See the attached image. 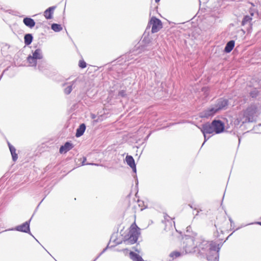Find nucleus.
<instances>
[{"mask_svg": "<svg viewBox=\"0 0 261 261\" xmlns=\"http://www.w3.org/2000/svg\"><path fill=\"white\" fill-rule=\"evenodd\" d=\"M89 165H95V166H98V165L97 164H93V163H91V164H88Z\"/></svg>", "mask_w": 261, "mask_h": 261, "instance_id": "34", "label": "nucleus"}, {"mask_svg": "<svg viewBox=\"0 0 261 261\" xmlns=\"http://www.w3.org/2000/svg\"><path fill=\"white\" fill-rule=\"evenodd\" d=\"M257 111V107L254 105H251L243 113L242 118H240V121L242 123L253 122Z\"/></svg>", "mask_w": 261, "mask_h": 261, "instance_id": "3", "label": "nucleus"}, {"mask_svg": "<svg viewBox=\"0 0 261 261\" xmlns=\"http://www.w3.org/2000/svg\"><path fill=\"white\" fill-rule=\"evenodd\" d=\"M31 220V219H30L29 221L25 222L23 224L17 226L14 228L9 229L6 230L5 231L16 230V231L23 232H25V233H29L34 238V237L30 232V223Z\"/></svg>", "mask_w": 261, "mask_h": 261, "instance_id": "6", "label": "nucleus"}, {"mask_svg": "<svg viewBox=\"0 0 261 261\" xmlns=\"http://www.w3.org/2000/svg\"><path fill=\"white\" fill-rule=\"evenodd\" d=\"M198 213H199V211H198L197 212V213L195 214V216H197V215H198Z\"/></svg>", "mask_w": 261, "mask_h": 261, "instance_id": "37", "label": "nucleus"}, {"mask_svg": "<svg viewBox=\"0 0 261 261\" xmlns=\"http://www.w3.org/2000/svg\"><path fill=\"white\" fill-rule=\"evenodd\" d=\"M77 79H75L71 82L65 83L63 84V87L66 86L64 89V92L65 94L68 95L71 92L73 89V86L74 85Z\"/></svg>", "mask_w": 261, "mask_h": 261, "instance_id": "11", "label": "nucleus"}, {"mask_svg": "<svg viewBox=\"0 0 261 261\" xmlns=\"http://www.w3.org/2000/svg\"><path fill=\"white\" fill-rule=\"evenodd\" d=\"M37 60L36 59L34 58L31 55H30L27 58V61L29 63V65L32 67H36L37 64Z\"/></svg>", "mask_w": 261, "mask_h": 261, "instance_id": "22", "label": "nucleus"}, {"mask_svg": "<svg viewBox=\"0 0 261 261\" xmlns=\"http://www.w3.org/2000/svg\"><path fill=\"white\" fill-rule=\"evenodd\" d=\"M191 208H193L192 206L191 205H189Z\"/></svg>", "mask_w": 261, "mask_h": 261, "instance_id": "39", "label": "nucleus"}, {"mask_svg": "<svg viewBox=\"0 0 261 261\" xmlns=\"http://www.w3.org/2000/svg\"><path fill=\"white\" fill-rule=\"evenodd\" d=\"M253 14H251V16L246 15L244 17L242 21V25L244 26L246 25H248V27H250L251 25V20H252V16Z\"/></svg>", "mask_w": 261, "mask_h": 261, "instance_id": "18", "label": "nucleus"}, {"mask_svg": "<svg viewBox=\"0 0 261 261\" xmlns=\"http://www.w3.org/2000/svg\"><path fill=\"white\" fill-rule=\"evenodd\" d=\"M86 158H84V161H83V162H82V165H85V161H86Z\"/></svg>", "mask_w": 261, "mask_h": 261, "instance_id": "33", "label": "nucleus"}, {"mask_svg": "<svg viewBox=\"0 0 261 261\" xmlns=\"http://www.w3.org/2000/svg\"><path fill=\"white\" fill-rule=\"evenodd\" d=\"M8 145L12 155V160L13 161H16L18 159L17 154L16 153L15 148L9 142H8Z\"/></svg>", "mask_w": 261, "mask_h": 261, "instance_id": "16", "label": "nucleus"}, {"mask_svg": "<svg viewBox=\"0 0 261 261\" xmlns=\"http://www.w3.org/2000/svg\"><path fill=\"white\" fill-rule=\"evenodd\" d=\"M23 22L28 27L30 28H33L35 25L34 20L30 17H25L23 19Z\"/></svg>", "mask_w": 261, "mask_h": 261, "instance_id": "15", "label": "nucleus"}, {"mask_svg": "<svg viewBox=\"0 0 261 261\" xmlns=\"http://www.w3.org/2000/svg\"><path fill=\"white\" fill-rule=\"evenodd\" d=\"M36 241H37V242H39V241H38L37 239H36Z\"/></svg>", "mask_w": 261, "mask_h": 261, "instance_id": "40", "label": "nucleus"}, {"mask_svg": "<svg viewBox=\"0 0 261 261\" xmlns=\"http://www.w3.org/2000/svg\"><path fill=\"white\" fill-rule=\"evenodd\" d=\"M38 69H39L40 70H42V69H41V66H40V65H38Z\"/></svg>", "mask_w": 261, "mask_h": 261, "instance_id": "36", "label": "nucleus"}, {"mask_svg": "<svg viewBox=\"0 0 261 261\" xmlns=\"http://www.w3.org/2000/svg\"><path fill=\"white\" fill-rule=\"evenodd\" d=\"M107 249V247L103 249V250L102 251V252L101 253H100L98 255H99V256H100L102 254H103L106 251Z\"/></svg>", "mask_w": 261, "mask_h": 261, "instance_id": "32", "label": "nucleus"}, {"mask_svg": "<svg viewBox=\"0 0 261 261\" xmlns=\"http://www.w3.org/2000/svg\"><path fill=\"white\" fill-rule=\"evenodd\" d=\"M148 47H149V45H145V46H142V47H141V50L143 49V50H145V49L149 50V49H152L151 47H148Z\"/></svg>", "mask_w": 261, "mask_h": 261, "instance_id": "29", "label": "nucleus"}, {"mask_svg": "<svg viewBox=\"0 0 261 261\" xmlns=\"http://www.w3.org/2000/svg\"><path fill=\"white\" fill-rule=\"evenodd\" d=\"M228 104V100L220 98L217 100L216 103L214 106L217 111L226 109Z\"/></svg>", "mask_w": 261, "mask_h": 261, "instance_id": "8", "label": "nucleus"}, {"mask_svg": "<svg viewBox=\"0 0 261 261\" xmlns=\"http://www.w3.org/2000/svg\"><path fill=\"white\" fill-rule=\"evenodd\" d=\"M55 8V6L50 7L44 11V16L47 19H50L52 18L54 11Z\"/></svg>", "mask_w": 261, "mask_h": 261, "instance_id": "14", "label": "nucleus"}, {"mask_svg": "<svg viewBox=\"0 0 261 261\" xmlns=\"http://www.w3.org/2000/svg\"><path fill=\"white\" fill-rule=\"evenodd\" d=\"M32 56L37 60L42 59L43 55L41 49L39 48L36 49L34 52H33Z\"/></svg>", "mask_w": 261, "mask_h": 261, "instance_id": "20", "label": "nucleus"}, {"mask_svg": "<svg viewBox=\"0 0 261 261\" xmlns=\"http://www.w3.org/2000/svg\"><path fill=\"white\" fill-rule=\"evenodd\" d=\"M86 129V125L84 123L81 124L77 128L75 136L80 137L83 135Z\"/></svg>", "mask_w": 261, "mask_h": 261, "instance_id": "17", "label": "nucleus"}, {"mask_svg": "<svg viewBox=\"0 0 261 261\" xmlns=\"http://www.w3.org/2000/svg\"><path fill=\"white\" fill-rule=\"evenodd\" d=\"M51 29L56 32H59L62 30V27L60 24L53 23L51 26Z\"/></svg>", "mask_w": 261, "mask_h": 261, "instance_id": "24", "label": "nucleus"}, {"mask_svg": "<svg viewBox=\"0 0 261 261\" xmlns=\"http://www.w3.org/2000/svg\"><path fill=\"white\" fill-rule=\"evenodd\" d=\"M140 234V228L135 224L132 225L128 233L124 240V243L134 244L137 242Z\"/></svg>", "mask_w": 261, "mask_h": 261, "instance_id": "4", "label": "nucleus"}, {"mask_svg": "<svg viewBox=\"0 0 261 261\" xmlns=\"http://www.w3.org/2000/svg\"><path fill=\"white\" fill-rule=\"evenodd\" d=\"M125 161L127 164L133 169V172L136 173L137 171L136 166L133 156L128 155H126Z\"/></svg>", "mask_w": 261, "mask_h": 261, "instance_id": "12", "label": "nucleus"}, {"mask_svg": "<svg viewBox=\"0 0 261 261\" xmlns=\"http://www.w3.org/2000/svg\"><path fill=\"white\" fill-rule=\"evenodd\" d=\"M33 36L31 34H27L24 37V41L26 45H30L33 40Z\"/></svg>", "mask_w": 261, "mask_h": 261, "instance_id": "23", "label": "nucleus"}, {"mask_svg": "<svg viewBox=\"0 0 261 261\" xmlns=\"http://www.w3.org/2000/svg\"><path fill=\"white\" fill-rule=\"evenodd\" d=\"M207 256V259L208 261H215L214 256V252L211 254H206ZM218 257L217 258L216 261H218Z\"/></svg>", "mask_w": 261, "mask_h": 261, "instance_id": "26", "label": "nucleus"}, {"mask_svg": "<svg viewBox=\"0 0 261 261\" xmlns=\"http://www.w3.org/2000/svg\"><path fill=\"white\" fill-rule=\"evenodd\" d=\"M216 112H217V111L215 107L213 106L201 112L200 116L201 117L208 118L213 116Z\"/></svg>", "mask_w": 261, "mask_h": 261, "instance_id": "10", "label": "nucleus"}, {"mask_svg": "<svg viewBox=\"0 0 261 261\" xmlns=\"http://www.w3.org/2000/svg\"><path fill=\"white\" fill-rule=\"evenodd\" d=\"M129 256L130 258L133 260V261H145L143 259L142 257L139 255V254L131 251L129 253Z\"/></svg>", "mask_w": 261, "mask_h": 261, "instance_id": "21", "label": "nucleus"}, {"mask_svg": "<svg viewBox=\"0 0 261 261\" xmlns=\"http://www.w3.org/2000/svg\"><path fill=\"white\" fill-rule=\"evenodd\" d=\"M36 241H37V242H39V241H38L37 239H36Z\"/></svg>", "mask_w": 261, "mask_h": 261, "instance_id": "41", "label": "nucleus"}, {"mask_svg": "<svg viewBox=\"0 0 261 261\" xmlns=\"http://www.w3.org/2000/svg\"><path fill=\"white\" fill-rule=\"evenodd\" d=\"M215 134H220L224 130V125L223 123L219 120H214L212 122Z\"/></svg>", "mask_w": 261, "mask_h": 261, "instance_id": "7", "label": "nucleus"}, {"mask_svg": "<svg viewBox=\"0 0 261 261\" xmlns=\"http://www.w3.org/2000/svg\"><path fill=\"white\" fill-rule=\"evenodd\" d=\"M256 224H258V225H260V226H261V222H256Z\"/></svg>", "mask_w": 261, "mask_h": 261, "instance_id": "35", "label": "nucleus"}, {"mask_svg": "<svg viewBox=\"0 0 261 261\" xmlns=\"http://www.w3.org/2000/svg\"><path fill=\"white\" fill-rule=\"evenodd\" d=\"M199 242V238H195L189 236H186L183 242V249L185 254L195 252Z\"/></svg>", "mask_w": 261, "mask_h": 261, "instance_id": "2", "label": "nucleus"}, {"mask_svg": "<svg viewBox=\"0 0 261 261\" xmlns=\"http://www.w3.org/2000/svg\"><path fill=\"white\" fill-rule=\"evenodd\" d=\"M203 134H213L215 133L212 123H206L202 124L201 127H199Z\"/></svg>", "mask_w": 261, "mask_h": 261, "instance_id": "9", "label": "nucleus"}, {"mask_svg": "<svg viewBox=\"0 0 261 261\" xmlns=\"http://www.w3.org/2000/svg\"><path fill=\"white\" fill-rule=\"evenodd\" d=\"M79 66L81 68H85L86 67L87 64L84 60H80Z\"/></svg>", "mask_w": 261, "mask_h": 261, "instance_id": "27", "label": "nucleus"}, {"mask_svg": "<svg viewBox=\"0 0 261 261\" xmlns=\"http://www.w3.org/2000/svg\"><path fill=\"white\" fill-rule=\"evenodd\" d=\"M160 1V0H155V2L156 3H158V2H159Z\"/></svg>", "mask_w": 261, "mask_h": 261, "instance_id": "38", "label": "nucleus"}, {"mask_svg": "<svg viewBox=\"0 0 261 261\" xmlns=\"http://www.w3.org/2000/svg\"><path fill=\"white\" fill-rule=\"evenodd\" d=\"M199 242L197 244V250L203 254H211L214 252V256L216 261L219 257V251L221 245L217 244L215 242H209L205 240H201L199 238Z\"/></svg>", "mask_w": 261, "mask_h": 261, "instance_id": "1", "label": "nucleus"}, {"mask_svg": "<svg viewBox=\"0 0 261 261\" xmlns=\"http://www.w3.org/2000/svg\"><path fill=\"white\" fill-rule=\"evenodd\" d=\"M36 241H37V242H39V241H38L37 239H36Z\"/></svg>", "mask_w": 261, "mask_h": 261, "instance_id": "42", "label": "nucleus"}, {"mask_svg": "<svg viewBox=\"0 0 261 261\" xmlns=\"http://www.w3.org/2000/svg\"><path fill=\"white\" fill-rule=\"evenodd\" d=\"M182 253L179 251H174L170 253V256L173 258H176L180 256Z\"/></svg>", "mask_w": 261, "mask_h": 261, "instance_id": "25", "label": "nucleus"}, {"mask_svg": "<svg viewBox=\"0 0 261 261\" xmlns=\"http://www.w3.org/2000/svg\"><path fill=\"white\" fill-rule=\"evenodd\" d=\"M73 147V145L69 142H66L64 145L60 147L59 152L61 153H65L71 150Z\"/></svg>", "mask_w": 261, "mask_h": 261, "instance_id": "13", "label": "nucleus"}, {"mask_svg": "<svg viewBox=\"0 0 261 261\" xmlns=\"http://www.w3.org/2000/svg\"><path fill=\"white\" fill-rule=\"evenodd\" d=\"M118 96L122 97H125L126 96L125 91L124 90L120 91L118 93Z\"/></svg>", "mask_w": 261, "mask_h": 261, "instance_id": "28", "label": "nucleus"}, {"mask_svg": "<svg viewBox=\"0 0 261 261\" xmlns=\"http://www.w3.org/2000/svg\"><path fill=\"white\" fill-rule=\"evenodd\" d=\"M203 136H204V142L203 143V144L202 145V146L204 145L205 142L210 138V137L207 138V137L206 136V134H203Z\"/></svg>", "mask_w": 261, "mask_h": 261, "instance_id": "30", "label": "nucleus"}, {"mask_svg": "<svg viewBox=\"0 0 261 261\" xmlns=\"http://www.w3.org/2000/svg\"><path fill=\"white\" fill-rule=\"evenodd\" d=\"M229 221H230V222L231 226H232V225H233V224H234V223H233V221H232V219H231L230 217V218H229Z\"/></svg>", "mask_w": 261, "mask_h": 261, "instance_id": "31", "label": "nucleus"}, {"mask_svg": "<svg viewBox=\"0 0 261 261\" xmlns=\"http://www.w3.org/2000/svg\"><path fill=\"white\" fill-rule=\"evenodd\" d=\"M234 46V41L230 40L228 41L224 48V51L226 53H230L233 48Z\"/></svg>", "mask_w": 261, "mask_h": 261, "instance_id": "19", "label": "nucleus"}, {"mask_svg": "<svg viewBox=\"0 0 261 261\" xmlns=\"http://www.w3.org/2000/svg\"><path fill=\"white\" fill-rule=\"evenodd\" d=\"M151 25V32L152 33H155L159 32L160 30L162 28V23L161 21L155 17H152L150 19L147 25V28L150 27Z\"/></svg>", "mask_w": 261, "mask_h": 261, "instance_id": "5", "label": "nucleus"}]
</instances>
